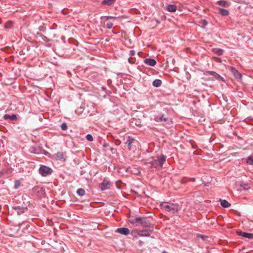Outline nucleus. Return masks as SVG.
Returning <instances> with one entry per match:
<instances>
[{"label": "nucleus", "instance_id": "obj_37", "mask_svg": "<svg viewBox=\"0 0 253 253\" xmlns=\"http://www.w3.org/2000/svg\"><path fill=\"white\" fill-rule=\"evenodd\" d=\"M108 146V144L106 143H104L103 145V147H107Z\"/></svg>", "mask_w": 253, "mask_h": 253}, {"label": "nucleus", "instance_id": "obj_31", "mask_svg": "<svg viewBox=\"0 0 253 253\" xmlns=\"http://www.w3.org/2000/svg\"><path fill=\"white\" fill-rule=\"evenodd\" d=\"M113 25V24L112 22H109L106 24V27L108 29H111Z\"/></svg>", "mask_w": 253, "mask_h": 253}, {"label": "nucleus", "instance_id": "obj_25", "mask_svg": "<svg viewBox=\"0 0 253 253\" xmlns=\"http://www.w3.org/2000/svg\"><path fill=\"white\" fill-rule=\"evenodd\" d=\"M214 52L218 55H221L223 54V50L221 49H215Z\"/></svg>", "mask_w": 253, "mask_h": 253}, {"label": "nucleus", "instance_id": "obj_12", "mask_svg": "<svg viewBox=\"0 0 253 253\" xmlns=\"http://www.w3.org/2000/svg\"><path fill=\"white\" fill-rule=\"evenodd\" d=\"M144 62L146 65L154 66L156 64V61L154 59L146 58L144 60Z\"/></svg>", "mask_w": 253, "mask_h": 253}, {"label": "nucleus", "instance_id": "obj_18", "mask_svg": "<svg viewBox=\"0 0 253 253\" xmlns=\"http://www.w3.org/2000/svg\"><path fill=\"white\" fill-rule=\"evenodd\" d=\"M18 214L20 215L25 212V209L21 208L20 207H16L14 208Z\"/></svg>", "mask_w": 253, "mask_h": 253}, {"label": "nucleus", "instance_id": "obj_29", "mask_svg": "<svg viewBox=\"0 0 253 253\" xmlns=\"http://www.w3.org/2000/svg\"><path fill=\"white\" fill-rule=\"evenodd\" d=\"M56 156L59 159H62L64 158V156H63V154L62 152H58L57 154H56Z\"/></svg>", "mask_w": 253, "mask_h": 253}, {"label": "nucleus", "instance_id": "obj_20", "mask_svg": "<svg viewBox=\"0 0 253 253\" xmlns=\"http://www.w3.org/2000/svg\"><path fill=\"white\" fill-rule=\"evenodd\" d=\"M142 220H143V217H137V218H136L133 220L131 221L130 222L132 224L138 223V224L141 225V224L142 223Z\"/></svg>", "mask_w": 253, "mask_h": 253}, {"label": "nucleus", "instance_id": "obj_17", "mask_svg": "<svg viewBox=\"0 0 253 253\" xmlns=\"http://www.w3.org/2000/svg\"><path fill=\"white\" fill-rule=\"evenodd\" d=\"M3 118L5 120L9 119L11 121H14L17 119V116L16 115H14V114L12 115H9L8 114H5V115H4Z\"/></svg>", "mask_w": 253, "mask_h": 253}, {"label": "nucleus", "instance_id": "obj_34", "mask_svg": "<svg viewBox=\"0 0 253 253\" xmlns=\"http://www.w3.org/2000/svg\"><path fill=\"white\" fill-rule=\"evenodd\" d=\"M121 141H120V140H118V139H117V140H116L115 141V144H116V145H120V144H121Z\"/></svg>", "mask_w": 253, "mask_h": 253}, {"label": "nucleus", "instance_id": "obj_23", "mask_svg": "<svg viewBox=\"0 0 253 253\" xmlns=\"http://www.w3.org/2000/svg\"><path fill=\"white\" fill-rule=\"evenodd\" d=\"M116 0H104L102 1V4L103 5H111Z\"/></svg>", "mask_w": 253, "mask_h": 253}, {"label": "nucleus", "instance_id": "obj_1", "mask_svg": "<svg viewBox=\"0 0 253 253\" xmlns=\"http://www.w3.org/2000/svg\"><path fill=\"white\" fill-rule=\"evenodd\" d=\"M161 207L165 211L175 213L178 212L179 207L178 204H174L172 203H168L163 202L160 204Z\"/></svg>", "mask_w": 253, "mask_h": 253}, {"label": "nucleus", "instance_id": "obj_27", "mask_svg": "<svg viewBox=\"0 0 253 253\" xmlns=\"http://www.w3.org/2000/svg\"><path fill=\"white\" fill-rule=\"evenodd\" d=\"M105 18L106 19V20H110V19H117V18L116 17H114V16H104V17H101V18L102 19V18Z\"/></svg>", "mask_w": 253, "mask_h": 253}, {"label": "nucleus", "instance_id": "obj_35", "mask_svg": "<svg viewBox=\"0 0 253 253\" xmlns=\"http://www.w3.org/2000/svg\"><path fill=\"white\" fill-rule=\"evenodd\" d=\"M189 181L194 182L196 181V179L195 178H189Z\"/></svg>", "mask_w": 253, "mask_h": 253}, {"label": "nucleus", "instance_id": "obj_40", "mask_svg": "<svg viewBox=\"0 0 253 253\" xmlns=\"http://www.w3.org/2000/svg\"><path fill=\"white\" fill-rule=\"evenodd\" d=\"M252 30H253V27L252 28Z\"/></svg>", "mask_w": 253, "mask_h": 253}, {"label": "nucleus", "instance_id": "obj_13", "mask_svg": "<svg viewBox=\"0 0 253 253\" xmlns=\"http://www.w3.org/2000/svg\"><path fill=\"white\" fill-rule=\"evenodd\" d=\"M216 3L220 6L228 7L230 6V3L225 0H218Z\"/></svg>", "mask_w": 253, "mask_h": 253}, {"label": "nucleus", "instance_id": "obj_22", "mask_svg": "<svg viewBox=\"0 0 253 253\" xmlns=\"http://www.w3.org/2000/svg\"><path fill=\"white\" fill-rule=\"evenodd\" d=\"M241 187H242L244 189L247 190L250 188V186L248 183H246L244 182H241L240 184Z\"/></svg>", "mask_w": 253, "mask_h": 253}, {"label": "nucleus", "instance_id": "obj_26", "mask_svg": "<svg viewBox=\"0 0 253 253\" xmlns=\"http://www.w3.org/2000/svg\"><path fill=\"white\" fill-rule=\"evenodd\" d=\"M246 162L250 165L253 164V158L252 157H249L247 159Z\"/></svg>", "mask_w": 253, "mask_h": 253}, {"label": "nucleus", "instance_id": "obj_7", "mask_svg": "<svg viewBox=\"0 0 253 253\" xmlns=\"http://www.w3.org/2000/svg\"><path fill=\"white\" fill-rule=\"evenodd\" d=\"M136 233L139 236L141 237H148L150 236V233L148 230H142L139 231H132V233Z\"/></svg>", "mask_w": 253, "mask_h": 253}, {"label": "nucleus", "instance_id": "obj_10", "mask_svg": "<svg viewBox=\"0 0 253 253\" xmlns=\"http://www.w3.org/2000/svg\"><path fill=\"white\" fill-rule=\"evenodd\" d=\"M141 225L144 227H151V228L153 229V227H151V223L146 217H143V220L142 221Z\"/></svg>", "mask_w": 253, "mask_h": 253}, {"label": "nucleus", "instance_id": "obj_24", "mask_svg": "<svg viewBox=\"0 0 253 253\" xmlns=\"http://www.w3.org/2000/svg\"><path fill=\"white\" fill-rule=\"evenodd\" d=\"M77 194L81 196H83L85 195V190L83 188H79L77 191Z\"/></svg>", "mask_w": 253, "mask_h": 253}, {"label": "nucleus", "instance_id": "obj_11", "mask_svg": "<svg viewBox=\"0 0 253 253\" xmlns=\"http://www.w3.org/2000/svg\"><path fill=\"white\" fill-rule=\"evenodd\" d=\"M117 232L125 235H128L129 233V230L127 228L122 227L117 229Z\"/></svg>", "mask_w": 253, "mask_h": 253}, {"label": "nucleus", "instance_id": "obj_3", "mask_svg": "<svg viewBox=\"0 0 253 253\" xmlns=\"http://www.w3.org/2000/svg\"><path fill=\"white\" fill-rule=\"evenodd\" d=\"M39 170V173L44 177L50 175L53 171L51 168L43 165L40 167Z\"/></svg>", "mask_w": 253, "mask_h": 253}, {"label": "nucleus", "instance_id": "obj_15", "mask_svg": "<svg viewBox=\"0 0 253 253\" xmlns=\"http://www.w3.org/2000/svg\"><path fill=\"white\" fill-rule=\"evenodd\" d=\"M218 9L219 10V14L222 16H228L229 14L228 10L227 9L221 8H218Z\"/></svg>", "mask_w": 253, "mask_h": 253}, {"label": "nucleus", "instance_id": "obj_8", "mask_svg": "<svg viewBox=\"0 0 253 253\" xmlns=\"http://www.w3.org/2000/svg\"><path fill=\"white\" fill-rule=\"evenodd\" d=\"M230 70L236 79H241V74L239 73L235 68L233 67H230Z\"/></svg>", "mask_w": 253, "mask_h": 253}, {"label": "nucleus", "instance_id": "obj_14", "mask_svg": "<svg viewBox=\"0 0 253 253\" xmlns=\"http://www.w3.org/2000/svg\"><path fill=\"white\" fill-rule=\"evenodd\" d=\"M207 74L213 76L216 79L218 80H222V78L217 73L213 71H207Z\"/></svg>", "mask_w": 253, "mask_h": 253}, {"label": "nucleus", "instance_id": "obj_32", "mask_svg": "<svg viewBox=\"0 0 253 253\" xmlns=\"http://www.w3.org/2000/svg\"><path fill=\"white\" fill-rule=\"evenodd\" d=\"M20 182L18 180H16L15 181V185H14V187L16 189H17L18 188V187L20 185Z\"/></svg>", "mask_w": 253, "mask_h": 253}, {"label": "nucleus", "instance_id": "obj_28", "mask_svg": "<svg viewBox=\"0 0 253 253\" xmlns=\"http://www.w3.org/2000/svg\"><path fill=\"white\" fill-rule=\"evenodd\" d=\"M61 127L63 130H66L68 127L67 124L65 123H64L61 125Z\"/></svg>", "mask_w": 253, "mask_h": 253}, {"label": "nucleus", "instance_id": "obj_4", "mask_svg": "<svg viewBox=\"0 0 253 253\" xmlns=\"http://www.w3.org/2000/svg\"><path fill=\"white\" fill-rule=\"evenodd\" d=\"M166 158L165 156H163L161 158L152 161L151 163V167L154 168H157L158 167H162L164 163L165 162Z\"/></svg>", "mask_w": 253, "mask_h": 253}, {"label": "nucleus", "instance_id": "obj_19", "mask_svg": "<svg viewBox=\"0 0 253 253\" xmlns=\"http://www.w3.org/2000/svg\"><path fill=\"white\" fill-rule=\"evenodd\" d=\"M167 10L169 12H175L176 10L175 5L169 4L167 7Z\"/></svg>", "mask_w": 253, "mask_h": 253}, {"label": "nucleus", "instance_id": "obj_36", "mask_svg": "<svg viewBox=\"0 0 253 253\" xmlns=\"http://www.w3.org/2000/svg\"><path fill=\"white\" fill-rule=\"evenodd\" d=\"M186 182V181H185V180H184V179H182L181 180V184H185Z\"/></svg>", "mask_w": 253, "mask_h": 253}, {"label": "nucleus", "instance_id": "obj_2", "mask_svg": "<svg viewBox=\"0 0 253 253\" xmlns=\"http://www.w3.org/2000/svg\"><path fill=\"white\" fill-rule=\"evenodd\" d=\"M154 120L162 123L163 125L169 124L171 122V119L165 114H159L155 117Z\"/></svg>", "mask_w": 253, "mask_h": 253}, {"label": "nucleus", "instance_id": "obj_30", "mask_svg": "<svg viewBox=\"0 0 253 253\" xmlns=\"http://www.w3.org/2000/svg\"><path fill=\"white\" fill-rule=\"evenodd\" d=\"M86 138L89 141H92L93 140V137L91 134H87L86 136Z\"/></svg>", "mask_w": 253, "mask_h": 253}, {"label": "nucleus", "instance_id": "obj_38", "mask_svg": "<svg viewBox=\"0 0 253 253\" xmlns=\"http://www.w3.org/2000/svg\"><path fill=\"white\" fill-rule=\"evenodd\" d=\"M204 24L206 25L207 24V22L205 20H204Z\"/></svg>", "mask_w": 253, "mask_h": 253}, {"label": "nucleus", "instance_id": "obj_5", "mask_svg": "<svg viewBox=\"0 0 253 253\" xmlns=\"http://www.w3.org/2000/svg\"><path fill=\"white\" fill-rule=\"evenodd\" d=\"M126 144H127L128 149L131 150L137 144V141L131 136H128Z\"/></svg>", "mask_w": 253, "mask_h": 253}, {"label": "nucleus", "instance_id": "obj_9", "mask_svg": "<svg viewBox=\"0 0 253 253\" xmlns=\"http://www.w3.org/2000/svg\"><path fill=\"white\" fill-rule=\"evenodd\" d=\"M238 234L240 236H242L245 238H247L248 239H253V234L247 233L242 231H239L237 232Z\"/></svg>", "mask_w": 253, "mask_h": 253}, {"label": "nucleus", "instance_id": "obj_33", "mask_svg": "<svg viewBox=\"0 0 253 253\" xmlns=\"http://www.w3.org/2000/svg\"><path fill=\"white\" fill-rule=\"evenodd\" d=\"M134 54H135V51L134 50H132L129 51V55L133 56L134 55Z\"/></svg>", "mask_w": 253, "mask_h": 253}, {"label": "nucleus", "instance_id": "obj_21", "mask_svg": "<svg viewBox=\"0 0 253 253\" xmlns=\"http://www.w3.org/2000/svg\"><path fill=\"white\" fill-rule=\"evenodd\" d=\"M162 83L161 80L157 79L153 81L152 84L155 87H159L161 85Z\"/></svg>", "mask_w": 253, "mask_h": 253}, {"label": "nucleus", "instance_id": "obj_39", "mask_svg": "<svg viewBox=\"0 0 253 253\" xmlns=\"http://www.w3.org/2000/svg\"><path fill=\"white\" fill-rule=\"evenodd\" d=\"M114 150V148H110V150H111V151H113V150Z\"/></svg>", "mask_w": 253, "mask_h": 253}, {"label": "nucleus", "instance_id": "obj_6", "mask_svg": "<svg viewBox=\"0 0 253 253\" xmlns=\"http://www.w3.org/2000/svg\"><path fill=\"white\" fill-rule=\"evenodd\" d=\"M99 187L102 191L110 189V181L108 180H107L106 179H104V181H103V182H102L101 183H100L99 184Z\"/></svg>", "mask_w": 253, "mask_h": 253}, {"label": "nucleus", "instance_id": "obj_16", "mask_svg": "<svg viewBox=\"0 0 253 253\" xmlns=\"http://www.w3.org/2000/svg\"><path fill=\"white\" fill-rule=\"evenodd\" d=\"M219 201L220 203V205L223 208H228L231 206V204L225 200L220 199Z\"/></svg>", "mask_w": 253, "mask_h": 253}]
</instances>
